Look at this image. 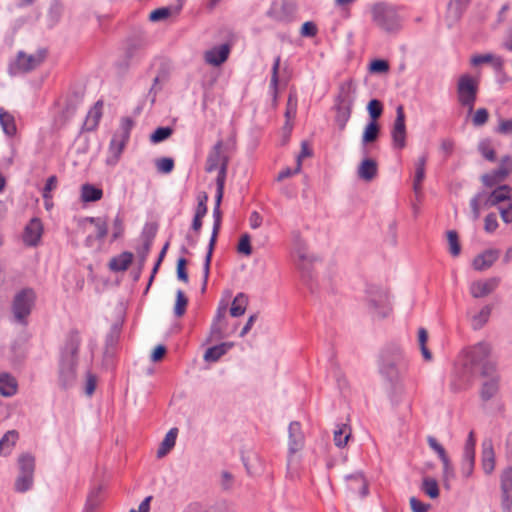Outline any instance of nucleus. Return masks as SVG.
Instances as JSON below:
<instances>
[{
  "label": "nucleus",
  "mask_w": 512,
  "mask_h": 512,
  "mask_svg": "<svg viewBox=\"0 0 512 512\" xmlns=\"http://www.w3.org/2000/svg\"><path fill=\"white\" fill-rule=\"evenodd\" d=\"M86 220L95 225L96 238L97 240L102 241L106 237L108 232V226L106 221L100 217H88Z\"/></svg>",
  "instance_id": "49530a36"
},
{
  "label": "nucleus",
  "mask_w": 512,
  "mask_h": 512,
  "mask_svg": "<svg viewBox=\"0 0 512 512\" xmlns=\"http://www.w3.org/2000/svg\"><path fill=\"white\" fill-rule=\"evenodd\" d=\"M351 437V428L347 424L337 425L333 433V440L337 447H344Z\"/></svg>",
  "instance_id": "ea45409f"
},
{
  "label": "nucleus",
  "mask_w": 512,
  "mask_h": 512,
  "mask_svg": "<svg viewBox=\"0 0 512 512\" xmlns=\"http://www.w3.org/2000/svg\"><path fill=\"white\" fill-rule=\"evenodd\" d=\"M63 14V6L60 1L53 0L49 6L47 13V25L49 28L55 27Z\"/></svg>",
  "instance_id": "4c0bfd02"
},
{
  "label": "nucleus",
  "mask_w": 512,
  "mask_h": 512,
  "mask_svg": "<svg viewBox=\"0 0 512 512\" xmlns=\"http://www.w3.org/2000/svg\"><path fill=\"white\" fill-rule=\"evenodd\" d=\"M512 201V187L509 185H500L495 188L492 192L488 193L485 190L479 191L470 200V208L473 216V220H477L480 216L481 207H493L508 203Z\"/></svg>",
  "instance_id": "7ed1b4c3"
},
{
  "label": "nucleus",
  "mask_w": 512,
  "mask_h": 512,
  "mask_svg": "<svg viewBox=\"0 0 512 512\" xmlns=\"http://www.w3.org/2000/svg\"><path fill=\"white\" fill-rule=\"evenodd\" d=\"M173 134V129L171 127H158L155 131L150 135V142L153 144H158L167 140Z\"/></svg>",
  "instance_id": "8fccbe9b"
},
{
  "label": "nucleus",
  "mask_w": 512,
  "mask_h": 512,
  "mask_svg": "<svg viewBox=\"0 0 512 512\" xmlns=\"http://www.w3.org/2000/svg\"><path fill=\"white\" fill-rule=\"evenodd\" d=\"M478 151L486 160L490 162H494L496 160V152L491 147V142L489 139H483L479 142Z\"/></svg>",
  "instance_id": "3c124183"
},
{
  "label": "nucleus",
  "mask_w": 512,
  "mask_h": 512,
  "mask_svg": "<svg viewBox=\"0 0 512 512\" xmlns=\"http://www.w3.org/2000/svg\"><path fill=\"white\" fill-rule=\"evenodd\" d=\"M82 338L78 330H70L60 349L59 359L78 363Z\"/></svg>",
  "instance_id": "f8f14e48"
},
{
  "label": "nucleus",
  "mask_w": 512,
  "mask_h": 512,
  "mask_svg": "<svg viewBox=\"0 0 512 512\" xmlns=\"http://www.w3.org/2000/svg\"><path fill=\"white\" fill-rule=\"evenodd\" d=\"M289 442L288 450L291 455L300 451L304 446V435L301 430V424L298 421H293L288 427Z\"/></svg>",
  "instance_id": "4be33fe9"
},
{
  "label": "nucleus",
  "mask_w": 512,
  "mask_h": 512,
  "mask_svg": "<svg viewBox=\"0 0 512 512\" xmlns=\"http://www.w3.org/2000/svg\"><path fill=\"white\" fill-rule=\"evenodd\" d=\"M226 311L227 304L220 302L210 327V340H221L226 336L223 325L226 317Z\"/></svg>",
  "instance_id": "412c9836"
},
{
  "label": "nucleus",
  "mask_w": 512,
  "mask_h": 512,
  "mask_svg": "<svg viewBox=\"0 0 512 512\" xmlns=\"http://www.w3.org/2000/svg\"><path fill=\"white\" fill-rule=\"evenodd\" d=\"M409 361L402 348L391 343L382 348L378 357V371L391 385H397L408 370Z\"/></svg>",
  "instance_id": "f257e3e1"
},
{
  "label": "nucleus",
  "mask_w": 512,
  "mask_h": 512,
  "mask_svg": "<svg viewBox=\"0 0 512 512\" xmlns=\"http://www.w3.org/2000/svg\"><path fill=\"white\" fill-rule=\"evenodd\" d=\"M229 53L230 46L228 44H222L207 50L204 54V59L206 63L210 65L220 66L228 59Z\"/></svg>",
  "instance_id": "b1692460"
},
{
  "label": "nucleus",
  "mask_w": 512,
  "mask_h": 512,
  "mask_svg": "<svg viewBox=\"0 0 512 512\" xmlns=\"http://www.w3.org/2000/svg\"><path fill=\"white\" fill-rule=\"evenodd\" d=\"M46 56V50H39L36 54L27 55L23 51H19L16 60L9 65L11 75L18 73H26L38 67Z\"/></svg>",
  "instance_id": "9d476101"
},
{
  "label": "nucleus",
  "mask_w": 512,
  "mask_h": 512,
  "mask_svg": "<svg viewBox=\"0 0 512 512\" xmlns=\"http://www.w3.org/2000/svg\"><path fill=\"white\" fill-rule=\"evenodd\" d=\"M355 101V86L352 80H347L339 85V91L335 98L334 110L335 123L340 130H344L352 113Z\"/></svg>",
  "instance_id": "20e7f679"
},
{
  "label": "nucleus",
  "mask_w": 512,
  "mask_h": 512,
  "mask_svg": "<svg viewBox=\"0 0 512 512\" xmlns=\"http://www.w3.org/2000/svg\"><path fill=\"white\" fill-rule=\"evenodd\" d=\"M36 293L32 288H23L17 292L12 302L14 321L21 325H27V318L35 305Z\"/></svg>",
  "instance_id": "0eeeda50"
},
{
  "label": "nucleus",
  "mask_w": 512,
  "mask_h": 512,
  "mask_svg": "<svg viewBox=\"0 0 512 512\" xmlns=\"http://www.w3.org/2000/svg\"><path fill=\"white\" fill-rule=\"evenodd\" d=\"M295 254L298 258V266L300 269L304 270L306 269V264H310L314 261V257L312 255H309L307 253V250L304 246L299 245L296 250Z\"/></svg>",
  "instance_id": "4d7b16f0"
},
{
  "label": "nucleus",
  "mask_w": 512,
  "mask_h": 512,
  "mask_svg": "<svg viewBox=\"0 0 512 512\" xmlns=\"http://www.w3.org/2000/svg\"><path fill=\"white\" fill-rule=\"evenodd\" d=\"M447 239L449 243L450 254L454 257L458 256L461 252V246L457 232L455 230H449L447 232Z\"/></svg>",
  "instance_id": "6e6d98bb"
},
{
  "label": "nucleus",
  "mask_w": 512,
  "mask_h": 512,
  "mask_svg": "<svg viewBox=\"0 0 512 512\" xmlns=\"http://www.w3.org/2000/svg\"><path fill=\"white\" fill-rule=\"evenodd\" d=\"M248 305V296L244 293H238L232 301L230 314L233 317L242 316Z\"/></svg>",
  "instance_id": "a19ab883"
},
{
  "label": "nucleus",
  "mask_w": 512,
  "mask_h": 512,
  "mask_svg": "<svg viewBox=\"0 0 512 512\" xmlns=\"http://www.w3.org/2000/svg\"><path fill=\"white\" fill-rule=\"evenodd\" d=\"M367 111L370 116V121H377L383 112V105L378 99H372L367 105Z\"/></svg>",
  "instance_id": "13d9d810"
},
{
  "label": "nucleus",
  "mask_w": 512,
  "mask_h": 512,
  "mask_svg": "<svg viewBox=\"0 0 512 512\" xmlns=\"http://www.w3.org/2000/svg\"><path fill=\"white\" fill-rule=\"evenodd\" d=\"M237 250L239 253L249 256L252 254L250 235L245 233L240 237Z\"/></svg>",
  "instance_id": "052dcab7"
},
{
  "label": "nucleus",
  "mask_w": 512,
  "mask_h": 512,
  "mask_svg": "<svg viewBox=\"0 0 512 512\" xmlns=\"http://www.w3.org/2000/svg\"><path fill=\"white\" fill-rule=\"evenodd\" d=\"M102 103L101 102H97L88 112L86 118H85V121L83 123V129L85 131H94L98 124H99V121L101 119V116H102Z\"/></svg>",
  "instance_id": "7c9ffc66"
},
{
  "label": "nucleus",
  "mask_w": 512,
  "mask_h": 512,
  "mask_svg": "<svg viewBox=\"0 0 512 512\" xmlns=\"http://www.w3.org/2000/svg\"><path fill=\"white\" fill-rule=\"evenodd\" d=\"M369 69L372 73H386L389 70V63L383 59H375L370 62Z\"/></svg>",
  "instance_id": "e2e57ef3"
},
{
  "label": "nucleus",
  "mask_w": 512,
  "mask_h": 512,
  "mask_svg": "<svg viewBox=\"0 0 512 512\" xmlns=\"http://www.w3.org/2000/svg\"><path fill=\"white\" fill-rule=\"evenodd\" d=\"M507 178L504 171L497 168L481 176V181L486 187H493Z\"/></svg>",
  "instance_id": "c03bdc74"
},
{
  "label": "nucleus",
  "mask_w": 512,
  "mask_h": 512,
  "mask_svg": "<svg viewBox=\"0 0 512 512\" xmlns=\"http://www.w3.org/2000/svg\"><path fill=\"white\" fill-rule=\"evenodd\" d=\"M500 283V278L492 277L486 280H477L470 284L469 291L472 297L479 299L491 294Z\"/></svg>",
  "instance_id": "a211bd4d"
},
{
  "label": "nucleus",
  "mask_w": 512,
  "mask_h": 512,
  "mask_svg": "<svg viewBox=\"0 0 512 512\" xmlns=\"http://www.w3.org/2000/svg\"><path fill=\"white\" fill-rule=\"evenodd\" d=\"M475 447L476 438L475 433L471 430L467 436L462 455L461 474L465 478H469L474 471L475 467Z\"/></svg>",
  "instance_id": "ddd939ff"
},
{
  "label": "nucleus",
  "mask_w": 512,
  "mask_h": 512,
  "mask_svg": "<svg viewBox=\"0 0 512 512\" xmlns=\"http://www.w3.org/2000/svg\"><path fill=\"white\" fill-rule=\"evenodd\" d=\"M233 342H222L218 345L209 347L204 353V360L206 362H217L222 356H224L232 347Z\"/></svg>",
  "instance_id": "c85d7f7f"
},
{
  "label": "nucleus",
  "mask_w": 512,
  "mask_h": 512,
  "mask_svg": "<svg viewBox=\"0 0 512 512\" xmlns=\"http://www.w3.org/2000/svg\"><path fill=\"white\" fill-rule=\"evenodd\" d=\"M155 165L159 173L169 174L174 169V160L170 157H162L156 159Z\"/></svg>",
  "instance_id": "bf43d9fd"
},
{
  "label": "nucleus",
  "mask_w": 512,
  "mask_h": 512,
  "mask_svg": "<svg viewBox=\"0 0 512 512\" xmlns=\"http://www.w3.org/2000/svg\"><path fill=\"white\" fill-rule=\"evenodd\" d=\"M380 134V125L377 121H369L364 128L362 143L369 144L375 142Z\"/></svg>",
  "instance_id": "79ce46f5"
},
{
  "label": "nucleus",
  "mask_w": 512,
  "mask_h": 512,
  "mask_svg": "<svg viewBox=\"0 0 512 512\" xmlns=\"http://www.w3.org/2000/svg\"><path fill=\"white\" fill-rule=\"evenodd\" d=\"M280 56H277L274 59V63L272 66V75L270 80V90L273 92L274 97L276 98L278 92V84H279V67H280Z\"/></svg>",
  "instance_id": "5fc2aeb1"
},
{
  "label": "nucleus",
  "mask_w": 512,
  "mask_h": 512,
  "mask_svg": "<svg viewBox=\"0 0 512 512\" xmlns=\"http://www.w3.org/2000/svg\"><path fill=\"white\" fill-rule=\"evenodd\" d=\"M144 46V41L140 37H132L126 41L123 59L117 63V66L122 69H128L130 62L138 57L139 52Z\"/></svg>",
  "instance_id": "f3484780"
},
{
  "label": "nucleus",
  "mask_w": 512,
  "mask_h": 512,
  "mask_svg": "<svg viewBox=\"0 0 512 512\" xmlns=\"http://www.w3.org/2000/svg\"><path fill=\"white\" fill-rule=\"evenodd\" d=\"M501 219L506 224L512 222V201L508 202L507 205H500L498 207Z\"/></svg>",
  "instance_id": "774afa93"
},
{
  "label": "nucleus",
  "mask_w": 512,
  "mask_h": 512,
  "mask_svg": "<svg viewBox=\"0 0 512 512\" xmlns=\"http://www.w3.org/2000/svg\"><path fill=\"white\" fill-rule=\"evenodd\" d=\"M221 223H222V212H221L220 207H218V205H215L213 208L212 234H211V237L209 240L208 249H207V253H206L204 265H203V276H204V283L202 286L203 292L206 289L209 272H210L211 259H212L213 251H214V248H215V245L217 242V237H218L219 231L221 229Z\"/></svg>",
  "instance_id": "9b49d317"
},
{
  "label": "nucleus",
  "mask_w": 512,
  "mask_h": 512,
  "mask_svg": "<svg viewBox=\"0 0 512 512\" xmlns=\"http://www.w3.org/2000/svg\"><path fill=\"white\" fill-rule=\"evenodd\" d=\"M17 392V381L8 373H0V394L6 397L13 396Z\"/></svg>",
  "instance_id": "f704fd0d"
},
{
  "label": "nucleus",
  "mask_w": 512,
  "mask_h": 512,
  "mask_svg": "<svg viewBox=\"0 0 512 512\" xmlns=\"http://www.w3.org/2000/svg\"><path fill=\"white\" fill-rule=\"evenodd\" d=\"M427 442L429 447L437 453L440 460H446V451L436 438L428 436Z\"/></svg>",
  "instance_id": "0e129e2a"
},
{
  "label": "nucleus",
  "mask_w": 512,
  "mask_h": 512,
  "mask_svg": "<svg viewBox=\"0 0 512 512\" xmlns=\"http://www.w3.org/2000/svg\"><path fill=\"white\" fill-rule=\"evenodd\" d=\"M188 305V298L185 296L184 292L179 289L176 292V301L174 306V314L176 317H182Z\"/></svg>",
  "instance_id": "de8ad7c7"
},
{
  "label": "nucleus",
  "mask_w": 512,
  "mask_h": 512,
  "mask_svg": "<svg viewBox=\"0 0 512 512\" xmlns=\"http://www.w3.org/2000/svg\"><path fill=\"white\" fill-rule=\"evenodd\" d=\"M491 347L486 342H479L466 351L465 365L471 370H479L482 376H489L495 371L496 366L489 360Z\"/></svg>",
  "instance_id": "39448f33"
},
{
  "label": "nucleus",
  "mask_w": 512,
  "mask_h": 512,
  "mask_svg": "<svg viewBox=\"0 0 512 512\" xmlns=\"http://www.w3.org/2000/svg\"><path fill=\"white\" fill-rule=\"evenodd\" d=\"M486 379L483 381L479 394L482 401L487 402L494 398L500 389V376L496 370L489 376H484Z\"/></svg>",
  "instance_id": "6ab92c4d"
},
{
  "label": "nucleus",
  "mask_w": 512,
  "mask_h": 512,
  "mask_svg": "<svg viewBox=\"0 0 512 512\" xmlns=\"http://www.w3.org/2000/svg\"><path fill=\"white\" fill-rule=\"evenodd\" d=\"M391 137L394 148L403 149L406 146L405 113L401 105L396 109V119L391 130Z\"/></svg>",
  "instance_id": "2eb2a0df"
},
{
  "label": "nucleus",
  "mask_w": 512,
  "mask_h": 512,
  "mask_svg": "<svg viewBox=\"0 0 512 512\" xmlns=\"http://www.w3.org/2000/svg\"><path fill=\"white\" fill-rule=\"evenodd\" d=\"M19 473L34 476L35 458L31 454H22L18 459Z\"/></svg>",
  "instance_id": "a18cd8bd"
},
{
  "label": "nucleus",
  "mask_w": 512,
  "mask_h": 512,
  "mask_svg": "<svg viewBox=\"0 0 512 512\" xmlns=\"http://www.w3.org/2000/svg\"><path fill=\"white\" fill-rule=\"evenodd\" d=\"M366 293L369 312L375 317H387L391 310L388 293L376 286L368 287Z\"/></svg>",
  "instance_id": "1a4fd4ad"
},
{
  "label": "nucleus",
  "mask_w": 512,
  "mask_h": 512,
  "mask_svg": "<svg viewBox=\"0 0 512 512\" xmlns=\"http://www.w3.org/2000/svg\"><path fill=\"white\" fill-rule=\"evenodd\" d=\"M421 489L431 499H435L439 496L438 483L433 478H424Z\"/></svg>",
  "instance_id": "09e8293b"
},
{
  "label": "nucleus",
  "mask_w": 512,
  "mask_h": 512,
  "mask_svg": "<svg viewBox=\"0 0 512 512\" xmlns=\"http://www.w3.org/2000/svg\"><path fill=\"white\" fill-rule=\"evenodd\" d=\"M483 63H491L496 70H500L503 66V59L500 56H495L491 53L478 54L471 58V64L474 66Z\"/></svg>",
  "instance_id": "e433bc0d"
},
{
  "label": "nucleus",
  "mask_w": 512,
  "mask_h": 512,
  "mask_svg": "<svg viewBox=\"0 0 512 512\" xmlns=\"http://www.w3.org/2000/svg\"><path fill=\"white\" fill-rule=\"evenodd\" d=\"M233 148L232 142L218 140L208 153L205 170L211 173L218 170L217 178H226L229 165V152Z\"/></svg>",
  "instance_id": "423d86ee"
},
{
  "label": "nucleus",
  "mask_w": 512,
  "mask_h": 512,
  "mask_svg": "<svg viewBox=\"0 0 512 512\" xmlns=\"http://www.w3.org/2000/svg\"><path fill=\"white\" fill-rule=\"evenodd\" d=\"M489 119V112L486 108H479L476 110L472 123L476 127L483 126Z\"/></svg>",
  "instance_id": "680f3d73"
},
{
  "label": "nucleus",
  "mask_w": 512,
  "mask_h": 512,
  "mask_svg": "<svg viewBox=\"0 0 512 512\" xmlns=\"http://www.w3.org/2000/svg\"><path fill=\"white\" fill-rule=\"evenodd\" d=\"M78 363L59 359L58 363V385L62 389L72 388L77 380Z\"/></svg>",
  "instance_id": "4468645a"
},
{
  "label": "nucleus",
  "mask_w": 512,
  "mask_h": 512,
  "mask_svg": "<svg viewBox=\"0 0 512 512\" xmlns=\"http://www.w3.org/2000/svg\"><path fill=\"white\" fill-rule=\"evenodd\" d=\"M43 226L38 218H33L25 227L23 241L28 246H36L41 238Z\"/></svg>",
  "instance_id": "5701e85b"
},
{
  "label": "nucleus",
  "mask_w": 512,
  "mask_h": 512,
  "mask_svg": "<svg viewBox=\"0 0 512 512\" xmlns=\"http://www.w3.org/2000/svg\"><path fill=\"white\" fill-rule=\"evenodd\" d=\"M170 14H171V11L168 7H162V8L153 10L149 15V19L152 22H157V21L164 20V19L168 18L170 16Z\"/></svg>",
  "instance_id": "338daca9"
},
{
  "label": "nucleus",
  "mask_w": 512,
  "mask_h": 512,
  "mask_svg": "<svg viewBox=\"0 0 512 512\" xmlns=\"http://www.w3.org/2000/svg\"><path fill=\"white\" fill-rule=\"evenodd\" d=\"M33 485V476L19 473L15 481V490L24 493L31 489Z\"/></svg>",
  "instance_id": "603ef678"
},
{
  "label": "nucleus",
  "mask_w": 512,
  "mask_h": 512,
  "mask_svg": "<svg viewBox=\"0 0 512 512\" xmlns=\"http://www.w3.org/2000/svg\"><path fill=\"white\" fill-rule=\"evenodd\" d=\"M133 254L125 251L118 256L113 257L109 262V268L114 272H121L128 269L133 261Z\"/></svg>",
  "instance_id": "2f4dec72"
},
{
  "label": "nucleus",
  "mask_w": 512,
  "mask_h": 512,
  "mask_svg": "<svg viewBox=\"0 0 512 512\" xmlns=\"http://www.w3.org/2000/svg\"><path fill=\"white\" fill-rule=\"evenodd\" d=\"M156 234V229L150 231L149 233L144 232V243L141 247L137 249V256H138V266H140V270H143L146 260L148 258V255L150 253L152 242Z\"/></svg>",
  "instance_id": "c756f323"
},
{
  "label": "nucleus",
  "mask_w": 512,
  "mask_h": 512,
  "mask_svg": "<svg viewBox=\"0 0 512 512\" xmlns=\"http://www.w3.org/2000/svg\"><path fill=\"white\" fill-rule=\"evenodd\" d=\"M18 439V432L15 430L7 431L4 436L0 439V454H10L12 447L15 445Z\"/></svg>",
  "instance_id": "37998d69"
},
{
  "label": "nucleus",
  "mask_w": 512,
  "mask_h": 512,
  "mask_svg": "<svg viewBox=\"0 0 512 512\" xmlns=\"http://www.w3.org/2000/svg\"><path fill=\"white\" fill-rule=\"evenodd\" d=\"M187 260L183 257L177 260L176 273L177 278L185 283L188 282V273L186 270Z\"/></svg>",
  "instance_id": "69168bd1"
},
{
  "label": "nucleus",
  "mask_w": 512,
  "mask_h": 512,
  "mask_svg": "<svg viewBox=\"0 0 512 512\" xmlns=\"http://www.w3.org/2000/svg\"><path fill=\"white\" fill-rule=\"evenodd\" d=\"M478 81L468 74L460 76L457 83V97L461 106L467 108L471 114L477 100Z\"/></svg>",
  "instance_id": "6e6552de"
},
{
  "label": "nucleus",
  "mask_w": 512,
  "mask_h": 512,
  "mask_svg": "<svg viewBox=\"0 0 512 512\" xmlns=\"http://www.w3.org/2000/svg\"><path fill=\"white\" fill-rule=\"evenodd\" d=\"M178 436V429L171 428L165 435L164 439L160 443V446L157 450V457L162 458L166 456L170 450L175 446L176 439Z\"/></svg>",
  "instance_id": "473e14b6"
},
{
  "label": "nucleus",
  "mask_w": 512,
  "mask_h": 512,
  "mask_svg": "<svg viewBox=\"0 0 512 512\" xmlns=\"http://www.w3.org/2000/svg\"><path fill=\"white\" fill-rule=\"evenodd\" d=\"M373 24L386 33H397L402 28L403 18L398 8L387 2H377L370 8Z\"/></svg>",
  "instance_id": "f03ea898"
},
{
  "label": "nucleus",
  "mask_w": 512,
  "mask_h": 512,
  "mask_svg": "<svg viewBox=\"0 0 512 512\" xmlns=\"http://www.w3.org/2000/svg\"><path fill=\"white\" fill-rule=\"evenodd\" d=\"M492 308V305H485L477 314L472 316L471 326L474 330H480L484 327L490 318Z\"/></svg>",
  "instance_id": "58836bf2"
},
{
  "label": "nucleus",
  "mask_w": 512,
  "mask_h": 512,
  "mask_svg": "<svg viewBox=\"0 0 512 512\" xmlns=\"http://www.w3.org/2000/svg\"><path fill=\"white\" fill-rule=\"evenodd\" d=\"M378 172L377 162L371 158H365L358 167V177L366 182L373 180Z\"/></svg>",
  "instance_id": "bb28decb"
},
{
  "label": "nucleus",
  "mask_w": 512,
  "mask_h": 512,
  "mask_svg": "<svg viewBox=\"0 0 512 512\" xmlns=\"http://www.w3.org/2000/svg\"><path fill=\"white\" fill-rule=\"evenodd\" d=\"M481 466L485 474L490 475L495 469V452L493 440L485 438L481 444Z\"/></svg>",
  "instance_id": "aec40b11"
},
{
  "label": "nucleus",
  "mask_w": 512,
  "mask_h": 512,
  "mask_svg": "<svg viewBox=\"0 0 512 512\" xmlns=\"http://www.w3.org/2000/svg\"><path fill=\"white\" fill-rule=\"evenodd\" d=\"M297 104L298 99L297 95L295 93H290L288 95L287 104H286V110H285V118H286V125H288V122L291 119H294L297 113Z\"/></svg>",
  "instance_id": "864d4df0"
},
{
  "label": "nucleus",
  "mask_w": 512,
  "mask_h": 512,
  "mask_svg": "<svg viewBox=\"0 0 512 512\" xmlns=\"http://www.w3.org/2000/svg\"><path fill=\"white\" fill-rule=\"evenodd\" d=\"M0 125L4 134L8 137H14L17 133V126L14 116L0 108Z\"/></svg>",
  "instance_id": "72a5a7b5"
},
{
  "label": "nucleus",
  "mask_w": 512,
  "mask_h": 512,
  "mask_svg": "<svg viewBox=\"0 0 512 512\" xmlns=\"http://www.w3.org/2000/svg\"><path fill=\"white\" fill-rule=\"evenodd\" d=\"M499 254L497 249H487L474 258L472 266L477 271H484L497 261Z\"/></svg>",
  "instance_id": "393cba45"
},
{
  "label": "nucleus",
  "mask_w": 512,
  "mask_h": 512,
  "mask_svg": "<svg viewBox=\"0 0 512 512\" xmlns=\"http://www.w3.org/2000/svg\"><path fill=\"white\" fill-rule=\"evenodd\" d=\"M501 508L503 512L512 511V467H507L500 476Z\"/></svg>",
  "instance_id": "dca6fc26"
},
{
  "label": "nucleus",
  "mask_w": 512,
  "mask_h": 512,
  "mask_svg": "<svg viewBox=\"0 0 512 512\" xmlns=\"http://www.w3.org/2000/svg\"><path fill=\"white\" fill-rule=\"evenodd\" d=\"M103 197V191L101 188L96 187L93 184H83L81 186V200L83 202H96Z\"/></svg>",
  "instance_id": "c9c22d12"
},
{
  "label": "nucleus",
  "mask_w": 512,
  "mask_h": 512,
  "mask_svg": "<svg viewBox=\"0 0 512 512\" xmlns=\"http://www.w3.org/2000/svg\"><path fill=\"white\" fill-rule=\"evenodd\" d=\"M127 136H119L115 134L109 144V152L112 157L107 160L108 164H116L122 154L127 143Z\"/></svg>",
  "instance_id": "a878e982"
},
{
  "label": "nucleus",
  "mask_w": 512,
  "mask_h": 512,
  "mask_svg": "<svg viewBox=\"0 0 512 512\" xmlns=\"http://www.w3.org/2000/svg\"><path fill=\"white\" fill-rule=\"evenodd\" d=\"M295 11V4L291 1L284 0L281 3L279 11H275L274 9H272L268 12V14L278 21L289 22L293 19Z\"/></svg>",
  "instance_id": "cd10ccee"
}]
</instances>
